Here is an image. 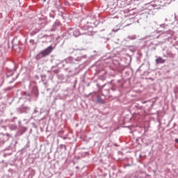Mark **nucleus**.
Listing matches in <instances>:
<instances>
[{
    "label": "nucleus",
    "mask_w": 178,
    "mask_h": 178,
    "mask_svg": "<svg viewBox=\"0 0 178 178\" xmlns=\"http://www.w3.org/2000/svg\"><path fill=\"white\" fill-rule=\"evenodd\" d=\"M54 50V47L52 46H49L46 48L44 50L42 51L39 54L38 56L40 58H44V56H48L51 52Z\"/></svg>",
    "instance_id": "1"
},
{
    "label": "nucleus",
    "mask_w": 178,
    "mask_h": 178,
    "mask_svg": "<svg viewBox=\"0 0 178 178\" xmlns=\"http://www.w3.org/2000/svg\"><path fill=\"white\" fill-rule=\"evenodd\" d=\"M165 62H166V60L162 58V57H159L158 58L156 59V63L157 65H159V63H165Z\"/></svg>",
    "instance_id": "2"
},
{
    "label": "nucleus",
    "mask_w": 178,
    "mask_h": 178,
    "mask_svg": "<svg viewBox=\"0 0 178 178\" xmlns=\"http://www.w3.org/2000/svg\"><path fill=\"white\" fill-rule=\"evenodd\" d=\"M175 143H177V144H178V138L175 139Z\"/></svg>",
    "instance_id": "4"
},
{
    "label": "nucleus",
    "mask_w": 178,
    "mask_h": 178,
    "mask_svg": "<svg viewBox=\"0 0 178 178\" xmlns=\"http://www.w3.org/2000/svg\"><path fill=\"white\" fill-rule=\"evenodd\" d=\"M97 102H98L99 104H104V100H102V98H101L100 96H98V97H97Z\"/></svg>",
    "instance_id": "3"
},
{
    "label": "nucleus",
    "mask_w": 178,
    "mask_h": 178,
    "mask_svg": "<svg viewBox=\"0 0 178 178\" xmlns=\"http://www.w3.org/2000/svg\"><path fill=\"white\" fill-rule=\"evenodd\" d=\"M79 34H80V33H77V35H79Z\"/></svg>",
    "instance_id": "5"
}]
</instances>
